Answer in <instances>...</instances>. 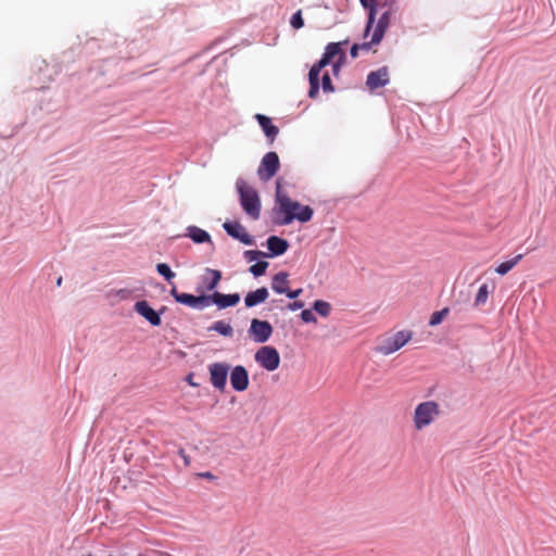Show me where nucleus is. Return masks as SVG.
Here are the masks:
<instances>
[{
  "instance_id": "obj_1",
  "label": "nucleus",
  "mask_w": 556,
  "mask_h": 556,
  "mask_svg": "<svg viewBox=\"0 0 556 556\" xmlns=\"http://www.w3.org/2000/svg\"><path fill=\"white\" fill-rule=\"evenodd\" d=\"M276 200L279 204L278 213L283 215L281 219L275 220L276 224L289 225L294 219L301 223H307L312 219L314 214L313 208L307 205H301L299 202L292 201L287 194L282 193L279 181H277Z\"/></svg>"
},
{
  "instance_id": "obj_2",
  "label": "nucleus",
  "mask_w": 556,
  "mask_h": 556,
  "mask_svg": "<svg viewBox=\"0 0 556 556\" xmlns=\"http://www.w3.org/2000/svg\"><path fill=\"white\" fill-rule=\"evenodd\" d=\"M337 55H340V61H342L344 58V54L341 49V42L328 43L321 59L311 67L309 73H308V80H309L308 96H309V98L314 99L318 96L319 74H320L321 70L325 66H327L333 60V58H336Z\"/></svg>"
},
{
  "instance_id": "obj_3",
  "label": "nucleus",
  "mask_w": 556,
  "mask_h": 556,
  "mask_svg": "<svg viewBox=\"0 0 556 556\" xmlns=\"http://www.w3.org/2000/svg\"><path fill=\"white\" fill-rule=\"evenodd\" d=\"M237 189L243 211L252 219H258L261 215V201L256 190L243 180L237 181Z\"/></svg>"
},
{
  "instance_id": "obj_4",
  "label": "nucleus",
  "mask_w": 556,
  "mask_h": 556,
  "mask_svg": "<svg viewBox=\"0 0 556 556\" xmlns=\"http://www.w3.org/2000/svg\"><path fill=\"white\" fill-rule=\"evenodd\" d=\"M441 415L440 405L435 401L419 403L414 410L413 422L416 430L421 431Z\"/></svg>"
},
{
  "instance_id": "obj_5",
  "label": "nucleus",
  "mask_w": 556,
  "mask_h": 556,
  "mask_svg": "<svg viewBox=\"0 0 556 556\" xmlns=\"http://www.w3.org/2000/svg\"><path fill=\"white\" fill-rule=\"evenodd\" d=\"M412 336L413 333L409 330L397 331L393 336L382 339L377 346V352L382 355H390L402 349L412 339Z\"/></svg>"
},
{
  "instance_id": "obj_6",
  "label": "nucleus",
  "mask_w": 556,
  "mask_h": 556,
  "mask_svg": "<svg viewBox=\"0 0 556 556\" xmlns=\"http://www.w3.org/2000/svg\"><path fill=\"white\" fill-rule=\"evenodd\" d=\"M379 1H380V5H379L377 12L382 9H384V10H383L381 16L379 17L377 25L374 29V33L371 35V42L378 43V45L381 42V40L386 34V30L388 29V27L390 25L391 15L393 13V4H392V2H390V0H379Z\"/></svg>"
},
{
  "instance_id": "obj_7",
  "label": "nucleus",
  "mask_w": 556,
  "mask_h": 556,
  "mask_svg": "<svg viewBox=\"0 0 556 556\" xmlns=\"http://www.w3.org/2000/svg\"><path fill=\"white\" fill-rule=\"evenodd\" d=\"M256 363L268 371L276 370L280 365V355L274 346L265 345L254 355Z\"/></svg>"
},
{
  "instance_id": "obj_8",
  "label": "nucleus",
  "mask_w": 556,
  "mask_h": 556,
  "mask_svg": "<svg viewBox=\"0 0 556 556\" xmlns=\"http://www.w3.org/2000/svg\"><path fill=\"white\" fill-rule=\"evenodd\" d=\"M280 166L279 157L276 152H267L258 166L257 175L261 180L267 181L273 178Z\"/></svg>"
},
{
  "instance_id": "obj_9",
  "label": "nucleus",
  "mask_w": 556,
  "mask_h": 556,
  "mask_svg": "<svg viewBox=\"0 0 556 556\" xmlns=\"http://www.w3.org/2000/svg\"><path fill=\"white\" fill-rule=\"evenodd\" d=\"M169 293L176 300V302L192 308L203 309L204 307L210 305L208 295L201 294L199 296H195L189 293H180L177 291V288L175 286L172 288Z\"/></svg>"
},
{
  "instance_id": "obj_10",
  "label": "nucleus",
  "mask_w": 556,
  "mask_h": 556,
  "mask_svg": "<svg viewBox=\"0 0 556 556\" xmlns=\"http://www.w3.org/2000/svg\"><path fill=\"white\" fill-rule=\"evenodd\" d=\"M229 366L225 363H213L208 366L210 380L215 389L224 391Z\"/></svg>"
},
{
  "instance_id": "obj_11",
  "label": "nucleus",
  "mask_w": 556,
  "mask_h": 556,
  "mask_svg": "<svg viewBox=\"0 0 556 556\" xmlns=\"http://www.w3.org/2000/svg\"><path fill=\"white\" fill-rule=\"evenodd\" d=\"M250 336L257 343L266 342L273 334V327L267 320L253 318L249 329Z\"/></svg>"
},
{
  "instance_id": "obj_12",
  "label": "nucleus",
  "mask_w": 556,
  "mask_h": 556,
  "mask_svg": "<svg viewBox=\"0 0 556 556\" xmlns=\"http://www.w3.org/2000/svg\"><path fill=\"white\" fill-rule=\"evenodd\" d=\"M223 227L230 237L239 240L243 244L252 245L254 243L253 238L248 233L245 227L239 222H226Z\"/></svg>"
},
{
  "instance_id": "obj_13",
  "label": "nucleus",
  "mask_w": 556,
  "mask_h": 556,
  "mask_svg": "<svg viewBox=\"0 0 556 556\" xmlns=\"http://www.w3.org/2000/svg\"><path fill=\"white\" fill-rule=\"evenodd\" d=\"M230 383L233 390L238 392L245 391L249 387L248 370L241 365L233 367L230 372Z\"/></svg>"
},
{
  "instance_id": "obj_14",
  "label": "nucleus",
  "mask_w": 556,
  "mask_h": 556,
  "mask_svg": "<svg viewBox=\"0 0 556 556\" xmlns=\"http://www.w3.org/2000/svg\"><path fill=\"white\" fill-rule=\"evenodd\" d=\"M389 71L386 66L368 74L366 85L370 90L383 87L389 83Z\"/></svg>"
},
{
  "instance_id": "obj_15",
  "label": "nucleus",
  "mask_w": 556,
  "mask_h": 556,
  "mask_svg": "<svg viewBox=\"0 0 556 556\" xmlns=\"http://www.w3.org/2000/svg\"><path fill=\"white\" fill-rule=\"evenodd\" d=\"M138 314L144 317L152 326H160L162 320L160 315L149 305L147 301H139L135 304Z\"/></svg>"
},
{
  "instance_id": "obj_16",
  "label": "nucleus",
  "mask_w": 556,
  "mask_h": 556,
  "mask_svg": "<svg viewBox=\"0 0 556 556\" xmlns=\"http://www.w3.org/2000/svg\"><path fill=\"white\" fill-rule=\"evenodd\" d=\"M208 298L210 303L216 304L219 308L235 306L240 301V295L238 293L223 294L219 292H215L212 295H208Z\"/></svg>"
},
{
  "instance_id": "obj_17",
  "label": "nucleus",
  "mask_w": 556,
  "mask_h": 556,
  "mask_svg": "<svg viewBox=\"0 0 556 556\" xmlns=\"http://www.w3.org/2000/svg\"><path fill=\"white\" fill-rule=\"evenodd\" d=\"M359 2L368 11L367 25H366V28L364 31V37L366 38L369 35L371 28L374 27V24L376 21V15H377V10L380 5V1L379 0H359Z\"/></svg>"
},
{
  "instance_id": "obj_18",
  "label": "nucleus",
  "mask_w": 556,
  "mask_h": 556,
  "mask_svg": "<svg viewBox=\"0 0 556 556\" xmlns=\"http://www.w3.org/2000/svg\"><path fill=\"white\" fill-rule=\"evenodd\" d=\"M256 119L262 127L265 136L269 139V142L273 143L276 139L279 129L277 126L273 125L271 119L268 116L263 114H256Z\"/></svg>"
},
{
  "instance_id": "obj_19",
  "label": "nucleus",
  "mask_w": 556,
  "mask_h": 556,
  "mask_svg": "<svg viewBox=\"0 0 556 556\" xmlns=\"http://www.w3.org/2000/svg\"><path fill=\"white\" fill-rule=\"evenodd\" d=\"M267 248L270 251L271 255L278 256L282 255L289 248V243L287 240L279 238L277 236H270L267 239Z\"/></svg>"
},
{
  "instance_id": "obj_20",
  "label": "nucleus",
  "mask_w": 556,
  "mask_h": 556,
  "mask_svg": "<svg viewBox=\"0 0 556 556\" xmlns=\"http://www.w3.org/2000/svg\"><path fill=\"white\" fill-rule=\"evenodd\" d=\"M268 298V291L265 287L260 288L255 291L249 292L244 298V304L247 307H253L260 303H263Z\"/></svg>"
},
{
  "instance_id": "obj_21",
  "label": "nucleus",
  "mask_w": 556,
  "mask_h": 556,
  "mask_svg": "<svg viewBox=\"0 0 556 556\" xmlns=\"http://www.w3.org/2000/svg\"><path fill=\"white\" fill-rule=\"evenodd\" d=\"M289 275L285 271H280L273 277L271 289L279 294H286L289 289Z\"/></svg>"
},
{
  "instance_id": "obj_22",
  "label": "nucleus",
  "mask_w": 556,
  "mask_h": 556,
  "mask_svg": "<svg viewBox=\"0 0 556 556\" xmlns=\"http://www.w3.org/2000/svg\"><path fill=\"white\" fill-rule=\"evenodd\" d=\"M188 236L191 238V240L195 243H204L210 242L212 243L211 236L207 231L197 227V226H189L188 227Z\"/></svg>"
},
{
  "instance_id": "obj_23",
  "label": "nucleus",
  "mask_w": 556,
  "mask_h": 556,
  "mask_svg": "<svg viewBox=\"0 0 556 556\" xmlns=\"http://www.w3.org/2000/svg\"><path fill=\"white\" fill-rule=\"evenodd\" d=\"M205 273H206V275L210 276V278L203 277V282H204L205 289L207 291H212L219 283V281L222 279V273L217 269H211V268H206Z\"/></svg>"
},
{
  "instance_id": "obj_24",
  "label": "nucleus",
  "mask_w": 556,
  "mask_h": 556,
  "mask_svg": "<svg viewBox=\"0 0 556 556\" xmlns=\"http://www.w3.org/2000/svg\"><path fill=\"white\" fill-rule=\"evenodd\" d=\"M522 257H523V254H518L515 257L501 263L495 268V271L498 275H501V276L506 275L508 271H510L522 260Z\"/></svg>"
},
{
  "instance_id": "obj_25",
  "label": "nucleus",
  "mask_w": 556,
  "mask_h": 556,
  "mask_svg": "<svg viewBox=\"0 0 556 556\" xmlns=\"http://www.w3.org/2000/svg\"><path fill=\"white\" fill-rule=\"evenodd\" d=\"M491 293L488 283H483L480 286L476 299H475V306L479 307L486 303L489 294Z\"/></svg>"
},
{
  "instance_id": "obj_26",
  "label": "nucleus",
  "mask_w": 556,
  "mask_h": 556,
  "mask_svg": "<svg viewBox=\"0 0 556 556\" xmlns=\"http://www.w3.org/2000/svg\"><path fill=\"white\" fill-rule=\"evenodd\" d=\"M211 329L215 330L216 332H218L225 337H231L233 333L232 327L228 323H225L223 320L215 321L212 325Z\"/></svg>"
},
{
  "instance_id": "obj_27",
  "label": "nucleus",
  "mask_w": 556,
  "mask_h": 556,
  "mask_svg": "<svg viewBox=\"0 0 556 556\" xmlns=\"http://www.w3.org/2000/svg\"><path fill=\"white\" fill-rule=\"evenodd\" d=\"M313 308L323 317H328L331 313L330 303L323 301V300L315 301Z\"/></svg>"
},
{
  "instance_id": "obj_28",
  "label": "nucleus",
  "mask_w": 556,
  "mask_h": 556,
  "mask_svg": "<svg viewBox=\"0 0 556 556\" xmlns=\"http://www.w3.org/2000/svg\"><path fill=\"white\" fill-rule=\"evenodd\" d=\"M448 307H444L441 311L432 313L429 319V325L431 327L440 325L443 321V319L448 315Z\"/></svg>"
},
{
  "instance_id": "obj_29",
  "label": "nucleus",
  "mask_w": 556,
  "mask_h": 556,
  "mask_svg": "<svg viewBox=\"0 0 556 556\" xmlns=\"http://www.w3.org/2000/svg\"><path fill=\"white\" fill-rule=\"evenodd\" d=\"M378 43L371 42V39L369 41L363 42V43H355L351 47V56L356 58L358 55V51H369L372 46H377Z\"/></svg>"
},
{
  "instance_id": "obj_30",
  "label": "nucleus",
  "mask_w": 556,
  "mask_h": 556,
  "mask_svg": "<svg viewBox=\"0 0 556 556\" xmlns=\"http://www.w3.org/2000/svg\"><path fill=\"white\" fill-rule=\"evenodd\" d=\"M156 270L160 275H162L169 282L175 277V273L172 271L170 267L165 263L157 264Z\"/></svg>"
},
{
  "instance_id": "obj_31",
  "label": "nucleus",
  "mask_w": 556,
  "mask_h": 556,
  "mask_svg": "<svg viewBox=\"0 0 556 556\" xmlns=\"http://www.w3.org/2000/svg\"><path fill=\"white\" fill-rule=\"evenodd\" d=\"M268 267V262L260 261L250 267V271L255 276L260 277L265 274Z\"/></svg>"
},
{
  "instance_id": "obj_32",
  "label": "nucleus",
  "mask_w": 556,
  "mask_h": 556,
  "mask_svg": "<svg viewBox=\"0 0 556 556\" xmlns=\"http://www.w3.org/2000/svg\"><path fill=\"white\" fill-rule=\"evenodd\" d=\"M290 24L294 29H300L304 26V21L302 17V11L298 10L291 17Z\"/></svg>"
},
{
  "instance_id": "obj_33",
  "label": "nucleus",
  "mask_w": 556,
  "mask_h": 556,
  "mask_svg": "<svg viewBox=\"0 0 556 556\" xmlns=\"http://www.w3.org/2000/svg\"><path fill=\"white\" fill-rule=\"evenodd\" d=\"M323 90L325 92H332L334 90L333 86H332V83H331V79H330V76L328 73H325L323 75Z\"/></svg>"
},
{
  "instance_id": "obj_34",
  "label": "nucleus",
  "mask_w": 556,
  "mask_h": 556,
  "mask_svg": "<svg viewBox=\"0 0 556 556\" xmlns=\"http://www.w3.org/2000/svg\"><path fill=\"white\" fill-rule=\"evenodd\" d=\"M266 254L262 251H254V250H249V251H245L244 252V257L249 261V262H253L255 260H257L260 256H265Z\"/></svg>"
},
{
  "instance_id": "obj_35",
  "label": "nucleus",
  "mask_w": 556,
  "mask_h": 556,
  "mask_svg": "<svg viewBox=\"0 0 556 556\" xmlns=\"http://www.w3.org/2000/svg\"><path fill=\"white\" fill-rule=\"evenodd\" d=\"M301 318L304 323H316L317 319L311 309H303L301 313Z\"/></svg>"
},
{
  "instance_id": "obj_36",
  "label": "nucleus",
  "mask_w": 556,
  "mask_h": 556,
  "mask_svg": "<svg viewBox=\"0 0 556 556\" xmlns=\"http://www.w3.org/2000/svg\"><path fill=\"white\" fill-rule=\"evenodd\" d=\"M301 293H302V289H301V288H300V289H296V290H292V291H290V290L288 289V291L286 292V295H287L289 299H296V298H299V296L301 295Z\"/></svg>"
},
{
  "instance_id": "obj_37",
  "label": "nucleus",
  "mask_w": 556,
  "mask_h": 556,
  "mask_svg": "<svg viewBox=\"0 0 556 556\" xmlns=\"http://www.w3.org/2000/svg\"><path fill=\"white\" fill-rule=\"evenodd\" d=\"M304 306V303L301 301H294L293 303L289 304V309L291 311H298L301 309Z\"/></svg>"
},
{
  "instance_id": "obj_38",
  "label": "nucleus",
  "mask_w": 556,
  "mask_h": 556,
  "mask_svg": "<svg viewBox=\"0 0 556 556\" xmlns=\"http://www.w3.org/2000/svg\"><path fill=\"white\" fill-rule=\"evenodd\" d=\"M340 65H341V63H340V62H338V63L333 64V72H334V74H337V73H338V71H339V68H340Z\"/></svg>"
},
{
  "instance_id": "obj_39",
  "label": "nucleus",
  "mask_w": 556,
  "mask_h": 556,
  "mask_svg": "<svg viewBox=\"0 0 556 556\" xmlns=\"http://www.w3.org/2000/svg\"><path fill=\"white\" fill-rule=\"evenodd\" d=\"M202 477L211 479V478H213V475L211 472H204V473H202Z\"/></svg>"
},
{
  "instance_id": "obj_40",
  "label": "nucleus",
  "mask_w": 556,
  "mask_h": 556,
  "mask_svg": "<svg viewBox=\"0 0 556 556\" xmlns=\"http://www.w3.org/2000/svg\"><path fill=\"white\" fill-rule=\"evenodd\" d=\"M62 277H59L58 280H56V286H61L62 285Z\"/></svg>"
},
{
  "instance_id": "obj_41",
  "label": "nucleus",
  "mask_w": 556,
  "mask_h": 556,
  "mask_svg": "<svg viewBox=\"0 0 556 556\" xmlns=\"http://www.w3.org/2000/svg\"><path fill=\"white\" fill-rule=\"evenodd\" d=\"M188 382H189L191 386H195V383H193V382H192L191 376H189V378H188Z\"/></svg>"
},
{
  "instance_id": "obj_42",
  "label": "nucleus",
  "mask_w": 556,
  "mask_h": 556,
  "mask_svg": "<svg viewBox=\"0 0 556 556\" xmlns=\"http://www.w3.org/2000/svg\"><path fill=\"white\" fill-rule=\"evenodd\" d=\"M84 556H92L91 554H87V555H84Z\"/></svg>"
}]
</instances>
